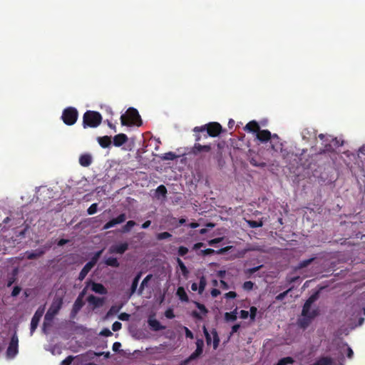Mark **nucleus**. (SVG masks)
<instances>
[{"instance_id": "obj_1", "label": "nucleus", "mask_w": 365, "mask_h": 365, "mask_svg": "<svg viewBox=\"0 0 365 365\" xmlns=\"http://www.w3.org/2000/svg\"><path fill=\"white\" fill-rule=\"evenodd\" d=\"M194 136L195 140V143L192 148H190L188 154H192L194 155H197L201 152H210L211 150L210 145H201L197 142H200L202 140H205L208 138V134L207 133L204 127L202 126H196L193 128Z\"/></svg>"}, {"instance_id": "obj_2", "label": "nucleus", "mask_w": 365, "mask_h": 365, "mask_svg": "<svg viewBox=\"0 0 365 365\" xmlns=\"http://www.w3.org/2000/svg\"><path fill=\"white\" fill-rule=\"evenodd\" d=\"M120 122L122 125L140 126L142 125V120L137 109L134 108H129L125 114L120 116Z\"/></svg>"}, {"instance_id": "obj_3", "label": "nucleus", "mask_w": 365, "mask_h": 365, "mask_svg": "<svg viewBox=\"0 0 365 365\" xmlns=\"http://www.w3.org/2000/svg\"><path fill=\"white\" fill-rule=\"evenodd\" d=\"M102 121V116L100 113L93 110H87L83 116V126L84 128H96Z\"/></svg>"}, {"instance_id": "obj_4", "label": "nucleus", "mask_w": 365, "mask_h": 365, "mask_svg": "<svg viewBox=\"0 0 365 365\" xmlns=\"http://www.w3.org/2000/svg\"><path fill=\"white\" fill-rule=\"evenodd\" d=\"M78 116V113L76 108L68 107L63 110L61 118L66 125H72L76 122Z\"/></svg>"}, {"instance_id": "obj_5", "label": "nucleus", "mask_w": 365, "mask_h": 365, "mask_svg": "<svg viewBox=\"0 0 365 365\" xmlns=\"http://www.w3.org/2000/svg\"><path fill=\"white\" fill-rule=\"evenodd\" d=\"M203 333L205 336L206 342L207 345H210L212 343V337L211 334L212 336V344H213V349H216L220 344V337L218 335V333L215 329H212L211 331V334L209 333L205 326H203L202 327Z\"/></svg>"}, {"instance_id": "obj_6", "label": "nucleus", "mask_w": 365, "mask_h": 365, "mask_svg": "<svg viewBox=\"0 0 365 365\" xmlns=\"http://www.w3.org/2000/svg\"><path fill=\"white\" fill-rule=\"evenodd\" d=\"M202 126L208 135L212 138L218 136L223 131L222 125L217 122H210Z\"/></svg>"}, {"instance_id": "obj_7", "label": "nucleus", "mask_w": 365, "mask_h": 365, "mask_svg": "<svg viewBox=\"0 0 365 365\" xmlns=\"http://www.w3.org/2000/svg\"><path fill=\"white\" fill-rule=\"evenodd\" d=\"M318 138L322 141V144L323 145V148L320 150V153L334 152L336 148L330 140L331 136L321 133L318 135Z\"/></svg>"}, {"instance_id": "obj_8", "label": "nucleus", "mask_w": 365, "mask_h": 365, "mask_svg": "<svg viewBox=\"0 0 365 365\" xmlns=\"http://www.w3.org/2000/svg\"><path fill=\"white\" fill-rule=\"evenodd\" d=\"M19 339L16 334H14L11 338L6 354L9 357H14L18 353Z\"/></svg>"}, {"instance_id": "obj_9", "label": "nucleus", "mask_w": 365, "mask_h": 365, "mask_svg": "<svg viewBox=\"0 0 365 365\" xmlns=\"http://www.w3.org/2000/svg\"><path fill=\"white\" fill-rule=\"evenodd\" d=\"M319 315V309H315L312 312H309L307 315L302 316V319H299V325L303 329H306L311 323L312 320Z\"/></svg>"}, {"instance_id": "obj_10", "label": "nucleus", "mask_w": 365, "mask_h": 365, "mask_svg": "<svg viewBox=\"0 0 365 365\" xmlns=\"http://www.w3.org/2000/svg\"><path fill=\"white\" fill-rule=\"evenodd\" d=\"M319 297V292L317 291L307 299L302 307V316L307 315L308 312H310L312 304L318 299Z\"/></svg>"}, {"instance_id": "obj_11", "label": "nucleus", "mask_w": 365, "mask_h": 365, "mask_svg": "<svg viewBox=\"0 0 365 365\" xmlns=\"http://www.w3.org/2000/svg\"><path fill=\"white\" fill-rule=\"evenodd\" d=\"M319 297V292L317 291L307 299L302 307V316L307 315L308 312H310L312 304L318 299Z\"/></svg>"}, {"instance_id": "obj_12", "label": "nucleus", "mask_w": 365, "mask_h": 365, "mask_svg": "<svg viewBox=\"0 0 365 365\" xmlns=\"http://www.w3.org/2000/svg\"><path fill=\"white\" fill-rule=\"evenodd\" d=\"M84 294L85 290H83L76 299L71 312V318H74L76 316V314L79 312V311L81 309V308L83 307L84 302L83 301V297Z\"/></svg>"}, {"instance_id": "obj_13", "label": "nucleus", "mask_w": 365, "mask_h": 365, "mask_svg": "<svg viewBox=\"0 0 365 365\" xmlns=\"http://www.w3.org/2000/svg\"><path fill=\"white\" fill-rule=\"evenodd\" d=\"M44 312V308H38L34 314L31 321V333L32 334L37 328L39 321Z\"/></svg>"}, {"instance_id": "obj_14", "label": "nucleus", "mask_w": 365, "mask_h": 365, "mask_svg": "<svg viewBox=\"0 0 365 365\" xmlns=\"http://www.w3.org/2000/svg\"><path fill=\"white\" fill-rule=\"evenodd\" d=\"M63 303V297L62 296H56L49 307L51 312L57 314L62 307Z\"/></svg>"}, {"instance_id": "obj_15", "label": "nucleus", "mask_w": 365, "mask_h": 365, "mask_svg": "<svg viewBox=\"0 0 365 365\" xmlns=\"http://www.w3.org/2000/svg\"><path fill=\"white\" fill-rule=\"evenodd\" d=\"M126 220V215L125 213H121L117 217L113 218L112 220H109L108 222H106L103 227V230H108L110 229L116 225L121 224L124 222Z\"/></svg>"}, {"instance_id": "obj_16", "label": "nucleus", "mask_w": 365, "mask_h": 365, "mask_svg": "<svg viewBox=\"0 0 365 365\" xmlns=\"http://www.w3.org/2000/svg\"><path fill=\"white\" fill-rule=\"evenodd\" d=\"M194 304H195L196 307L200 311V313H199L196 310H194L192 312L191 315L195 319L201 320V319H202V314L203 316H205L208 313V310L204 304H202L200 302H194Z\"/></svg>"}, {"instance_id": "obj_17", "label": "nucleus", "mask_w": 365, "mask_h": 365, "mask_svg": "<svg viewBox=\"0 0 365 365\" xmlns=\"http://www.w3.org/2000/svg\"><path fill=\"white\" fill-rule=\"evenodd\" d=\"M195 344H196V349L190 356V358H189L190 360L195 359L196 358L199 357L203 352V347H204L203 339H197Z\"/></svg>"}, {"instance_id": "obj_18", "label": "nucleus", "mask_w": 365, "mask_h": 365, "mask_svg": "<svg viewBox=\"0 0 365 365\" xmlns=\"http://www.w3.org/2000/svg\"><path fill=\"white\" fill-rule=\"evenodd\" d=\"M195 344H196V349L190 356V358H189L190 360L195 359L196 358L199 357L203 352V347H204L203 339H197Z\"/></svg>"}, {"instance_id": "obj_19", "label": "nucleus", "mask_w": 365, "mask_h": 365, "mask_svg": "<svg viewBox=\"0 0 365 365\" xmlns=\"http://www.w3.org/2000/svg\"><path fill=\"white\" fill-rule=\"evenodd\" d=\"M230 248H231L230 246H227V247L221 248L218 250H215L211 248H207V249L201 250L200 252L199 255H201L202 256L210 255H213V254L222 255V254H224L226 252H227Z\"/></svg>"}, {"instance_id": "obj_20", "label": "nucleus", "mask_w": 365, "mask_h": 365, "mask_svg": "<svg viewBox=\"0 0 365 365\" xmlns=\"http://www.w3.org/2000/svg\"><path fill=\"white\" fill-rule=\"evenodd\" d=\"M87 301L90 304H92L94 308H98L103 305L105 302V298L98 297L91 294L87 297Z\"/></svg>"}, {"instance_id": "obj_21", "label": "nucleus", "mask_w": 365, "mask_h": 365, "mask_svg": "<svg viewBox=\"0 0 365 365\" xmlns=\"http://www.w3.org/2000/svg\"><path fill=\"white\" fill-rule=\"evenodd\" d=\"M128 249V244L123 242L111 246L109 249V252L110 253L123 254Z\"/></svg>"}, {"instance_id": "obj_22", "label": "nucleus", "mask_w": 365, "mask_h": 365, "mask_svg": "<svg viewBox=\"0 0 365 365\" xmlns=\"http://www.w3.org/2000/svg\"><path fill=\"white\" fill-rule=\"evenodd\" d=\"M257 138L262 143L269 141L272 138V134L268 130H259L256 135Z\"/></svg>"}, {"instance_id": "obj_23", "label": "nucleus", "mask_w": 365, "mask_h": 365, "mask_svg": "<svg viewBox=\"0 0 365 365\" xmlns=\"http://www.w3.org/2000/svg\"><path fill=\"white\" fill-rule=\"evenodd\" d=\"M128 136L124 133H119L113 137V145L120 147L128 141Z\"/></svg>"}, {"instance_id": "obj_24", "label": "nucleus", "mask_w": 365, "mask_h": 365, "mask_svg": "<svg viewBox=\"0 0 365 365\" xmlns=\"http://www.w3.org/2000/svg\"><path fill=\"white\" fill-rule=\"evenodd\" d=\"M148 323L151 329L154 331H158L165 329V327L163 326L160 322L155 319L149 318Z\"/></svg>"}, {"instance_id": "obj_25", "label": "nucleus", "mask_w": 365, "mask_h": 365, "mask_svg": "<svg viewBox=\"0 0 365 365\" xmlns=\"http://www.w3.org/2000/svg\"><path fill=\"white\" fill-rule=\"evenodd\" d=\"M91 289L99 294H106L108 292L106 288L101 283L92 282Z\"/></svg>"}, {"instance_id": "obj_26", "label": "nucleus", "mask_w": 365, "mask_h": 365, "mask_svg": "<svg viewBox=\"0 0 365 365\" xmlns=\"http://www.w3.org/2000/svg\"><path fill=\"white\" fill-rule=\"evenodd\" d=\"M260 127L255 120H251L245 126L244 130L250 133H257Z\"/></svg>"}, {"instance_id": "obj_27", "label": "nucleus", "mask_w": 365, "mask_h": 365, "mask_svg": "<svg viewBox=\"0 0 365 365\" xmlns=\"http://www.w3.org/2000/svg\"><path fill=\"white\" fill-rule=\"evenodd\" d=\"M153 278V274H148L141 282L140 287L138 289V295L141 296L145 287H148L149 281Z\"/></svg>"}, {"instance_id": "obj_28", "label": "nucleus", "mask_w": 365, "mask_h": 365, "mask_svg": "<svg viewBox=\"0 0 365 365\" xmlns=\"http://www.w3.org/2000/svg\"><path fill=\"white\" fill-rule=\"evenodd\" d=\"M79 163L83 167H88L92 163V157L90 154L81 155L79 158Z\"/></svg>"}, {"instance_id": "obj_29", "label": "nucleus", "mask_w": 365, "mask_h": 365, "mask_svg": "<svg viewBox=\"0 0 365 365\" xmlns=\"http://www.w3.org/2000/svg\"><path fill=\"white\" fill-rule=\"evenodd\" d=\"M97 140L103 148H108L111 145V138L108 135L98 137Z\"/></svg>"}, {"instance_id": "obj_30", "label": "nucleus", "mask_w": 365, "mask_h": 365, "mask_svg": "<svg viewBox=\"0 0 365 365\" xmlns=\"http://www.w3.org/2000/svg\"><path fill=\"white\" fill-rule=\"evenodd\" d=\"M93 267L91 265V263H88L87 262L84 267H83V269H81V271L79 273V275H78V279L80 281H82L85 279V277H86V275L88 274V273L90 272V270L93 268Z\"/></svg>"}, {"instance_id": "obj_31", "label": "nucleus", "mask_w": 365, "mask_h": 365, "mask_svg": "<svg viewBox=\"0 0 365 365\" xmlns=\"http://www.w3.org/2000/svg\"><path fill=\"white\" fill-rule=\"evenodd\" d=\"M176 295L178 297L181 302H187L189 301L188 296L184 287H179L176 292Z\"/></svg>"}, {"instance_id": "obj_32", "label": "nucleus", "mask_w": 365, "mask_h": 365, "mask_svg": "<svg viewBox=\"0 0 365 365\" xmlns=\"http://www.w3.org/2000/svg\"><path fill=\"white\" fill-rule=\"evenodd\" d=\"M302 138L304 140H308L309 138H316L317 132L316 130H309L308 128H305L302 132Z\"/></svg>"}, {"instance_id": "obj_33", "label": "nucleus", "mask_w": 365, "mask_h": 365, "mask_svg": "<svg viewBox=\"0 0 365 365\" xmlns=\"http://www.w3.org/2000/svg\"><path fill=\"white\" fill-rule=\"evenodd\" d=\"M45 251L42 249H38L31 252H29L27 255L29 259H34L41 257L44 254Z\"/></svg>"}, {"instance_id": "obj_34", "label": "nucleus", "mask_w": 365, "mask_h": 365, "mask_svg": "<svg viewBox=\"0 0 365 365\" xmlns=\"http://www.w3.org/2000/svg\"><path fill=\"white\" fill-rule=\"evenodd\" d=\"M237 309L236 308L235 310L230 312H226L225 314V319L227 322H234L237 319Z\"/></svg>"}, {"instance_id": "obj_35", "label": "nucleus", "mask_w": 365, "mask_h": 365, "mask_svg": "<svg viewBox=\"0 0 365 365\" xmlns=\"http://www.w3.org/2000/svg\"><path fill=\"white\" fill-rule=\"evenodd\" d=\"M105 264L107 266L117 268L120 266V264L115 257H110L105 260Z\"/></svg>"}, {"instance_id": "obj_36", "label": "nucleus", "mask_w": 365, "mask_h": 365, "mask_svg": "<svg viewBox=\"0 0 365 365\" xmlns=\"http://www.w3.org/2000/svg\"><path fill=\"white\" fill-rule=\"evenodd\" d=\"M163 160H174L178 158V155L173 152H168L160 156Z\"/></svg>"}, {"instance_id": "obj_37", "label": "nucleus", "mask_w": 365, "mask_h": 365, "mask_svg": "<svg viewBox=\"0 0 365 365\" xmlns=\"http://www.w3.org/2000/svg\"><path fill=\"white\" fill-rule=\"evenodd\" d=\"M318 365H331L333 360L331 357L324 356L316 361Z\"/></svg>"}, {"instance_id": "obj_38", "label": "nucleus", "mask_w": 365, "mask_h": 365, "mask_svg": "<svg viewBox=\"0 0 365 365\" xmlns=\"http://www.w3.org/2000/svg\"><path fill=\"white\" fill-rule=\"evenodd\" d=\"M207 284L206 279L204 276L200 278V282L198 284V293L202 294L205 289Z\"/></svg>"}, {"instance_id": "obj_39", "label": "nucleus", "mask_w": 365, "mask_h": 365, "mask_svg": "<svg viewBox=\"0 0 365 365\" xmlns=\"http://www.w3.org/2000/svg\"><path fill=\"white\" fill-rule=\"evenodd\" d=\"M314 260V257H312V258H310V259H304V260H302L301 261L297 267H296L297 269H303L304 267H307V266H309L313 261Z\"/></svg>"}, {"instance_id": "obj_40", "label": "nucleus", "mask_w": 365, "mask_h": 365, "mask_svg": "<svg viewBox=\"0 0 365 365\" xmlns=\"http://www.w3.org/2000/svg\"><path fill=\"white\" fill-rule=\"evenodd\" d=\"M155 194L157 197H159L160 195L165 197L167 194V188L165 185H160L157 187Z\"/></svg>"}, {"instance_id": "obj_41", "label": "nucleus", "mask_w": 365, "mask_h": 365, "mask_svg": "<svg viewBox=\"0 0 365 365\" xmlns=\"http://www.w3.org/2000/svg\"><path fill=\"white\" fill-rule=\"evenodd\" d=\"M136 225L135 222L133 220H129L126 222V224L123 227L122 232H128L131 230L133 227Z\"/></svg>"}, {"instance_id": "obj_42", "label": "nucleus", "mask_w": 365, "mask_h": 365, "mask_svg": "<svg viewBox=\"0 0 365 365\" xmlns=\"http://www.w3.org/2000/svg\"><path fill=\"white\" fill-rule=\"evenodd\" d=\"M294 362V359L290 356H287L281 359L275 365H287L289 364H292Z\"/></svg>"}, {"instance_id": "obj_43", "label": "nucleus", "mask_w": 365, "mask_h": 365, "mask_svg": "<svg viewBox=\"0 0 365 365\" xmlns=\"http://www.w3.org/2000/svg\"><path fill=\"white\" fill-rule=\"evenodd\" d=\"M103 250H99L98 252H96L94 255L93 256V257L91 258V259L88 262V263H91V265L93 267L95 266V264H96L97 261L98 260L99 257H101V255H102L103 253Z\"/></svg>"}, {"instance_id": "obj_44", "label": "nucleus", "mask_w": 365, "mask_h": 365, "mask_svg": "<svg viewBox=\"0 0 365 365\" xmlns=\"http://www.w3.org/2000/svg\"><path fill=\"white\" fill-rule=\"evenodd\" d=\"M138 283L139 282L138 281L133 279L130 288L129 289V293H128L129 297H131L132 295H133L136 292H138L137 288L138 286Z\"/></svg>"}, {"instance_id": "obj_45", "label": "nucleus", "mask_w": 365, "mask_h": 365, "mask_svg": "<svg viewBox=\"0 0 365 365\" xmlns=\"http://www.w3.org/2000/svg\"><path fill=\"white\" fill-rule=\"evenodd\" d=\"M177 262H178V266L180 267L183 275H185V276L187 275L188 273V270H187V268L186 267L185 264L183 263V262L180 258H178Z\"/></svg>"}, {"instance_id": "obj_46", "label": "nucleus", "mask_w": 365, "mask_h": 365, "mask_svg": "<svg viewBox=\"0 0 365 365\" xmlns=\"http://www.w3.org/2000/svg\"><path fill=\"white\" fill-rule=\"evenodd\" d=\"M247 224L252 228H257V227H260L263 225V223L262 221H255V220H248Z\"/></svg>"}, {"instance_id": "obj_47", "label": "nucleus", "mask_w": 365, "mask_h": 365, "mask_svg": "<svg viewBox=\"0 0 365 365\" xmlns=\"http://www.w3.org/2000/svg\"><path fill=\"white\" fill-rule=\"evenodd\" d=\"M171 237H172V235L170 233H169L168 232H163L158 233L156 237L158 240H163L170 238Z\"/></svg>"}, {"instance_id": "obj_48", "label": "nucleus", "mask_w": 365, "mask_h": 365, "mask_svg": "<svg viewBox=\"0 0 365 365\" xmlns=\"http://www.w3.org/2000/svg\"><path fill=\"white\" fill-rule=\"evenodd\" d=\"M255 284L251 281H246L242 284V288L245 291H250L253 289Z\"/></svg>"}, {"instance_id": "obj_49", "label": "nucleus", "mask_w": 365, "mask_h": 365, "mask_svg": "<svg viewBox=\"0 0 365 365\" xmlns=\"http://www.w3.org/2000/svg\"><path fill=\"white\" fill-rule=\"evenodd\" d=\"M98 210V204L93 203L87 210V212L88 215H91L95 214Z\"/></svg>"}, {"instance_id": "obj_50", "label": "nucleus", "mask_w": 365, "mask_h": 365, "mask_svg": "<svg viewBox=\"0 0 365 365\" xmlns=\"http://www.w3.org/2000/svg\"><path fill=\"white\" fill-rule=\"evenodd\" d=\"M292 290V288H289L287 290H286L285 292H283L280 294H279L277 297H276V299L277 301H282L283 300L286 296L288 294V293Z\"/></svg>"}, {"instance_id": "obj_51", "label": "nucleus", "mask_w": 365, "mask_h": 365, "mask_svg": "<svg viewBox=\"0 0 365 365\" xmlns=\"http://www.w3.org/2000/svg\"><path fill=\"white\" fill-rule=\"evenodd\" d=\"M330 140L335 148H339L343 145V141H340L337 139V138H332L331 139L330 138Z\"/></svg>"}, {"instance_id": "obj_52", "label": "nucleus", "mask_w": 365, "mask_h": 365, "mask_svg": "<svg viewBox=\"0 0 365 365\" xmlns=\"http://www.w3.org/2000/svg\"><path fill=\"white\" fill-rule=\"evenodd\" d=\"M120 309V307L112 306L110 308L109 311L108 312L107 315L115 314L119 312Z\"/></svg>"}, {"instance_id": "obj_53", "label": "nucleus", "mask_w": 365, "mask_h": 365, "mask_svg": "<svg viewBox=\"0 0 365 365\" xmlns=\"http://www.w3.org/2000/svg\"><path fill=\"white\" fill-rule=\"evenodd\" d=\"M178 252L180 257H183L188 252V249L184 246H180L178 248Z\"/></svg>"}, {"instance_id": "obj_54", "label": "nucleus", "mask_w": 365, "mask_h": 365, "mask_svg": "<svg viewBox=\"0 0 365 365\" xmlns=\"http://www.w3.org/2000/svg\"><path fill=\"white\" fill-rule=\"evenodd\" d=\"M73 359L74 357L73 356H68L61 361V365H71Z\"/></svg>"}, {"instance_id": "obj_55", "label": "nucleus", "mask_w": 365, "mask_h": 365, "mask_svg": "<svg viewBox=\"0 0 365 365\" xmlns=\"http://www.w3.org/2000/svg\"><path fill=\"white\" fill-rule=\"evenodd\" d=\"M262 267V265H259V266H257V267H252V268L247 269L246 270V273L250 274V275L253 274L254 273H255L256 272L259 270Z\"/></svg>"}, {"instance_id": "obj_56", "label": "nucleus", "mask_w": 365, "mask_h": 365, "mask_svg": "<svg viewBox=\"0 0 365 365\" xmlns=\"http://www.w3.org/2000/svg\"><path fill=\"white\" fill-rule=\"evenodd\" d=\"M222 240H223L222 237H217V238L212 239L208 241V245L210 246H214L215 244H217V243H220V242H222Z\"/></svg>"}, {"instance_id": "obj_57", "label": "nucleus", "mask_w": 365, "mask_h": 365, "mask_svg": "<svg viewBox=\"0 0 365 365\" xmlns=\"http://www.w3.org/2000/svg\"><path fill=\"white\" fill-rule=\"evenodd\" d=\"M165 316L168 318V319H173L175 317V314H174V312L173 311V309H167L165 312Z\"/></svg>"}, {"instance_id": "obj_58", "label": "nucleus", "mask_w": 365, "mask_h": 365, "mask_svg": "<svg viewBox=\"0 0 365 365\" xmlns=\"http://www.w3.org/2000/svg\"><path fill=\"white\" fill-rule=\"evenodd\" d=\"M122 327V324L119 322H115L112 325V329L113 331L120 330Z\"/></svg>"}, {"instance_id": "obj_59", "label": "nucleus", "mask_w": 365, "mask_h": 365, "mask_svg": "<svg viewBox=\"0 0 365 365\" xmlns=\"http://www.w3.org/2000/svg\"><path fill=\"white\" fill-rule=\"evenodd\" d=\"M56 315V314L51 312L50 310L48 309L45 315V320L51 321Z\"/></svg>"}, {"instance_id": "obj_60", "label": "nucleus", "mask_w": 365, "mask_h": 365, "mask_svg": "<svg viewBox=\"0 0 365 365\" xmlns=\"http://www.w3.org/2000/svg\"><path fill=\"white\" fill-rule=\"evenodd\" d=\"M237 297V293L234 291H230L225 294V298L226 299H235Z\"/></svg>"}, {"instance_id": "obj_61", "label": "nucleus", "mask_w": 365, "mask_h": 365, "mask_svg": "<svg viewBox=\"0 0 365 365\" xmlns=\"http://www.w3.org/2000/svg\"><path fill=\"white\" fill-rule=\"evenodd\" d=\"M250 312V318L252 319H255L256 314H257V309L255 307H251Z\"/></svg>"}, {"instance_id": "obj_62", "label": "nucleus", "mask_w": 365, "mask_h": 365, "mask_svg": "<svg viewBox=\"0 0 365 365\" xmlns=\"http://www.w3.org/2000/svg\"><path fill=\"white\" fill-rule=\"evenodd\" d=\"M21 289L20 287L19 286H15L12 290V292H11V296L12 297H16L17 295L19 294L20 292H21Z\"/></svg>"}, {"instance_id": "obj_63", "label": "nucleus", "mask_w": 365, "mask_h": 365, "mask_svg": "<svg viewBox=\"0 0 365 365\" xmlns=\"http://www.w3.org/2000/svg\"><path fill=\"white\" fill-rule=\"evenodd\" d=\"M130 318V314L123 312L119 314L118 319L122 321H128Z\"/></svg>"}, {"instance_id": "obj_64", "label": "nucleus", "mask_w": 365, "mask_h": 365, "mask_svg": "<svg viewBox=\"0 0 365 365\" xmlns=\"http://www.w3.org/2000/svg\"><path fill=\"white\" fill-rule=\"evenodd\" d=\"M184 329H185V336L187 338L192 339L194 338V335H193L192 332L187 327H185Z\"/></svg>"}]
</instances>
